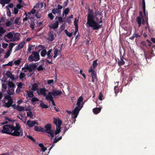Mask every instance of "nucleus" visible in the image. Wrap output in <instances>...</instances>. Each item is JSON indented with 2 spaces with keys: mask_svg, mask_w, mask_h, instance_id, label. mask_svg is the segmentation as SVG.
<instances>
[{
  "mask_svg": "<svg viewBox=\"0 0 155 155\" xmlns=\"http://www.w3.org/2000/svg\"><path fill=\"white\" fill-rule=\"evenodd\" d=\"M93 12L92 10L90 8L88 9L86 25L92 27L93 30H98L101 28L102 25H100L94 20V16L93 14Z\"/></svg>",
  "mask_w": 155,
  "mask_h": 155,
  "instance_id": "obj_1",
  "label": "nucleus"
},
{
  "mask_svg": "<svg viewBox=\"0 0 155 155\" xmlns=\"http://www.w3.org/2000/svg\"><path fill=\"white\" fill-rule=\"evenodd\" d=\"M16 127L13 126V127L12 131L14 130V132H11L10 134L11 135L15 136H19L21 135L22 136L23 134L22 130H21L22 131L21 132L20 129L21 127L18 123H16Z\"/></svg>",
  "mask_w": 155,
  "mask_h": 155,
  "instance_id": "obj_2",
  "label": "nucleus"
},
{
  "mask_svg": "<svg viewBox=\"0 0 155 155\" xmlns=\"http://www.w3.org/2000/svg\"><path fill=\"white\" fill-rule=\"evenodd\" d=\"M40 56L38 52L33 51L32 54L30 55L28 58V61L30 62L33 61H36L40 60Z\"/></svg>",
  "mask_w": 155,
  "mask_h": 155,
  "instance_id": "obj_3",
  "label": "nucleus"
},
{
  "mask_svg": "<svg viewBox=\"0 0 155 155\" xmlns=\"http://www.w3.org/2000/svg\"><path fill=\"white\" fill-rule=\"evenodd\" d=\"M37 68V65L35 64H30L28 65L25 64V67L22 68V70L25 69V70L24 71V72H27L26 70L28 71L29 72H31L33 70H35Z\"/></svg>",
  "mask_w": 155,
  "mask_h": 155,
  "instance_id": "obj_4",
  "label": "nucleus"
},
{
  "mask_svg": "<svg viewBox=\"0 0 155 155\" xmlns=\"http://www.w3.org/2000/svg\"><path fill=\"white\" fill-rule=\"evenodd\" d=\"M13 125H6L3 126V129L2 130V132L3 134H10L12 131Z\"/></svg>",
  "mask_w": 155,
  "mask_h": 155,
  "instance_id": "obj_5",
  "label": "nucleus"
},
{
  "mask_svg": "<svg viewBox=\"0 0 155 155\" xmlns=\"http://www.w3.org/2000/svg\"><path fill=\"white\" fill-rule=\"evenodd\" d=\"M83 106H81V107H76L73 110L72 113V117L75 120L76 118L77 117L79 111L81 109Z\"/></svg>",
  "mask_w": 155,
  "mask_h": 155,
  "instance_id": "obj_6",
  "label": "nucleus"
},
{
  "mask_svg": "<svg viewBox=\"0 0 155 155\" xmlns=\"http://www.w3.org/2000/svg\"><path fill=\"white\" fill-rule=\"evenodd\" d=\"M83 100V97L81 96L79 97L77 101V106L79 107H81V106H83V105L84 104Z\"/></svg>",
  "mask_w": 155,
  "mask_h": 155,
  "instance_id": "obj_7",
  "label": "nucleus"
},
{
  "mask_svg": "<svg viewBox=\"0 0 155 155\" xmlns=\"http://www.w3.org/2000/svg\"><path fill=\"white\" fill-rule=\"evenodd\" d=\"M43 61H46L49 64H52V55H47L46 59L42 60Z\"/></svg>",
  "mask_w": 155,
  "mask_h": 155,
  "instance_id": "obj_8",
  "label": "nucleus"
},
{
  "mask_svg": "<svg viewBox=\"0 0 155 155\" xmlns=\"http://www.w3.org/2000/svg\"><path fill=\"white\" fill-rule=\"evenodd\" d=\"M54 124H55L57 127H60L62 124V121L59 119H57L54 118L53 121Z\"/></svg>",
  "mask_w": 155,
  "mask_h": 155,
  "instance_id": "obj_9",
  "label": "nucleus"
},
{
  "mask_svg": "<svg viewBox=\"0 0 155 155\" xmlns=\"http://www.w3.org/2000/svg\"><path fill=\"white\" fill-rule=\"evenodd\" d=\"M51 92L52 94V95L54 97L60 95L62 94V92L61 90L56 91L55 89H53Z\"/></svg>",
  "mask_w": 155,
  "mask_h": 155,
  "instance_id": "obj_10",
  "label": "nucleus"
},
{
  "mask_svg": "<svg viewBox=\"0 0 155 155\" xmlns=\"http://www.w3.org/2000/svg\"><path fill=\"white\" fill-rule=\"evenodd\" d=\"M26 124L30 127H33L35 124L38 125V124L36 121H31L30 120L27 121Z\"/></svg>",
  "mask_w": 155,
  "mask_h": 155,
  "instance_id": "obj_11",
  "label": "nucleus"
},
{
  "mask_svg": "<svg viewBox=\"0 0 155 155\" xmlns=\"http://www.w3.org/2000/svg\"><path fill=\"white\" fill-rule=\"evenodd\" d=\"M47 90L44 87L43 88H41L39 89V92L38 91L37 93L39 95H40V93L41 94L43 95L44 96H46V92Z\"/></svg>",
  "mask_w": 155,
  "mask_h": 155,
  "instance_id": "obj_12",
  "label": "nucleus"
},
{
  "mask_svg": "<svg viewBox=\"0 0 155 155\" xmlns=\"http://www.w3.org/2000/svg\"><path fill=\"white\" fill-rule=\"evenodd\" d=\"M25 44V42L24 41L20 43L18 46L15 48V51H17L20 50L21 49L23 48Z\"/></svg>",
  "mask_w": 155,
  "mask_h": 155,
  "instance_id": "obj_13",
  "label": "nucleus"
},
{
  "mask_svg": "<svg viewBox=\"0 0 155 155\" xmlns=\"http://www.w3.org/2000/svg\"><path fill=\"white\" fill-rule=\"evenodd\" d=\"M34 130L37 132H41L44 133V128L41 127H39L37 126H34Z\"/></svg>",
  "mask_w": 155,
  "mask_h": 155,
  "instance_id": "obj_14",
  "label": "nucleus"
},
{
  "mask_svg": "<svg viewBox=\"0 0 155 155\" xmlns=\"http://www.w3.org/2000/svg\"><path fill=\"white\" fill-rule=\"evenodd\" d=\"M52 94L51 92H49L47 95L45 96L46 99L47 101H51L53 99Z\"/></svg>",
  "mask_w": 155,
  "mask_h": 155,
  "instance_id": "obj_15",
  "label": "nucleus"
},
{
  "mask_svg": "<svg viewBox=\"0 0 155 155\" xmlns=\"http://www.w3.org/2000/svg\"><path fill=\"white\" fill-rule=\"evenodd\" d=\"M13 103V99H10L7 102L5 103L4 106L7 108H9L12 105Z\"/></svg>",
  "mask_w": 155,
  "mask_h": 155,
  "instance_id": "obj_16",
  "label": "nucleus"
},
{
  "mask_svg": "<svg viewBox=\"0 0 155 155\" xmlns=\"http://www.w3.org/2000/svg\"><path fill=\"white\" fill-rule=\"evenodd\" d=\"M15 88H8L7 91V94L8 95H13L14 93V90Z\"/></svg>",
  "mask_w": 155,
  "mask_h": 155,
  "instance_id": "obj_17",
  "label": "nucleus"
},
{
  "mask_svg": "<svg viewBox=\"0 0 155 155\" xmlns=\"http://www.w3.org/2000/svg\"><path fill=\"white\" fill-rule=\"evenodd\" d=\"M123 57L121 55L120 56V60L118 61V64L119 66H121L124 64L125 62L123 60Z\"/></svg>",
  "mask_w": 155,
  "mask_h": 155,
  "instance_id": "obj_18",
  "label": "nucleus"
},
{
  "mask_svg": "<svg viewBox=\"0 0 155 155\" xmlns=\"http://www.w3.org/2000/svg\"><path fill=\"white\" fill-rule=\"evenodd\" d=\"M101 110V107L95 108L93 109V111L94 114H97L100 113Z\"/></svg>",
  "mask_w": 155,
  "mask_h": 155,
  "instance_id": "obj_19",
  "label": "nucleus"
},
{
  "mask_svg": "<svg viewBox=\"0 0 155 155\" xmlns=\"http://www.w3.org/2000/svg\"><path fill=\"white\" fill-rule=\"evenodd\" d=\"M52 12L54 15L57 13L58 15H60L61 11H59L57 8H54L52 10Z\"/></svg>",
  "mask_w": 155,
  "mask_h": 155,
  "instance_id": "obj_20",
  "label": "nucleus"
},
{
  "mask_svg": "<svg viewBox=\"0 0 155 155\" xmlns=\"http://www.w3.org/2000/svg\"><path fill=\"white\" fill-rule=\"evenodd\" d=\"M54 39V35L51 32H50L48 35V40L51 41Z\"/></svg>",
  "mask_w": 155,
  "mask_h": 155,
  "instance_id": "obj_21",
  "label": "nucleus"
},
{
  "mask_svg": "<svg viewBox=\"0 0 155 155\" xmlns=\"http://www.w3.org/2000/svg\"><path fill=\"white\" fill-rule=\"evenodd\" d=\"M59 25V22L58 21H56L51 27V28L53 29H56L58 28Z\"/></svg>",
  "mask_w": 155,
  "mask_h": 155,
  "instance_id": "obj_22",
  "label": "nucleus"
},
{
  "mask_svg": "<svg viewBox=\"0 0 155 155\" xmlns=\"http://www.w3.org/2000/svg\"><path fill=\"white\" fill-rule=\"evenodd\" d=\"M45 132H46L50 134L51 137V139H52L54 137V134L53 130L51 129L50 130L47 131Z\"/></svg>",
  "mask_w": 155,
  "mask_h": 155,
  "instance_id": "obj_23",
  "label": "nucleus"
},
{
  "mask_svg": "<svg viewBox=\"0 0 155 155\" xmlns=\"http://www.w3.org/2000/svg\"><path fill=\"white\" fill-rule=\"evenodd\" d=\"M8 85L9 87V88H15V84L12 81H8Z\"/></svg>",
  "mask_w": 155,
  "mask_h": 155,
  "instance_id": "obj_24",
  "label": "nucleus"
},
{
  "mask_svg": "<svg viewBox=\"0 0 155 155\" xmlns=\"http://www.w3.org/2000/svg\"><path fill=\"white\" fill-rule=\"evenodd\" d=\"M5 38L7 37L9 39H11L13 38V35L12 32H9L8 33L7 35H5Z\"/></svg>",
  "mask_w": 155,
  "mask_h": 155,
  "instance_id": "obj_25",
  "label": "nucleus"
},
{
  "mask_svg": "<svg viewBox=\"0 0 155 155\" xmlns=\"http://www.w3.org/2000/svg\"><path fill=\"white\" fill-rule=\"evenodd\" d=\"M15 36L14 37L16 41H18L19 40L20 37V34L19 33H17L14 35Z\"/></svg>",
  "mask_w": 155,
  "mask_h": 155,
  "instance_id": "obj_26",
  "label": "nucleus"
},
{
  "mask_svg": "<svg viewBox=\"0 0 155 155\" xmlns=\"http://www.w3.org/2000/svg\"><path fill=\"white\" fill-rule=\"evenodd\" d=\"M136 21L139 27H140L141 24V18L140 17H137L136 18Z\"/></svg>",
  "mask_w": 155,
  "mask_h": 155,
  "instance_id": "obj_27",
  "label": "nucleus"
},
{
  "mask_svg": "<svg viewBox=\"0 0 155 155\" xmlns=\"http://www.w3.org/2000/svg\"><path fill=\"white\" fill-rule=\"evenodd\" d=\"M45 128L46 129L45 130H44V133L45 132L51 129V125L50 124H47L45 126Z\"/></svg>",
  "mask_w": 155,
  "mask_h": 155,
  "instance_id": "obj_28",
  "label": "nucleus"
},
{
  "mask_svg": "<svg viewBox=\"0 0 155 155\" xmlns=\"http://www.w3.org/2000/svg\"><path fill=\"white\" fill-rule=\"evenodd\" d=\"M38 85L37 84H34L32 86V90L33 91H36L38 89Z\"/></svg>",
  "mask_w": 155,
  "mask_h": 155,
  "instance_id": "obj_29",
  "label": "nucleus"
},
{
  "mask_svg": "<svg viewBox=\"0 0 155 155\" xmlns=\"http://www.w3.org/2000/svg\"><path fill=\"white\" fill-rule=\"evenodd\" d=\"M47 53V51L46 49H43L41 52V56L42 57H44Z\"/></svg>",
  "mask_w": 155,
  "mask_h": 155,
  "instance_id": "obj_30",
  "label": "nucleus"
},
{
  "mask_svg": "<svg viewBox=\"0 0 155 155\" xmlns=\"http://www.w3.org/2000/svg\"><path fill=\"white\" fill-rule=\"evenodd\" d=\"M26 92H27L28 96L29 97H32L34 96V95L32 91H26Z\"/></svg>",
  "mask_w": 155,
  "mask_h": 155,
  "instance_id": "obj_31",
  "label": "nucleus"
},
{
  "mask_svg": "<svg viewBox=\"0 0 155 155\" xmlns=\"http://www.w3.org/2000/svg\"><path fill=\"white\" fill-rule=\"evenodd\" d=\"M16 43H15V44L14 43H10L8 47L9 50H8L12 52V48L15 45H16Z\"/></svg>",
  "mask_w": 155,
  "mask_h": 155,
  "instance_id": "obj_32",
  "label": "nucleus"
},
{
  "mask_svg": "<svg viewBox=\"0 0 155 155\" xmlns=\"http://www.w3.org/2000/svg\"><path fill=\"white\" fill-rule=\"evenodd\" d=\"M35 47V45H29L28 47V48L27 50V53L28 54L29 53H31V51L32 49V48L33 47Z\"/></svg>",
  "mask_w": 155,
  "mask_h": 155,
  "instance_id": "obj_33",
  "label": "nucleus"
},
{
  "mask_svg": "<svg viewBox=\"0 0 155 155\" xmlns=\"http://www.w3.org/2000/svg\"><path fill=\"white\" fill-rule=\"evenodd\" d=\"M142 0V8L144 14L145 15V0Z\"/></svg>",
  "mask_w": 155,
  "mask_h": 155,
  "instance_id": "obj_34",
  "label": "nucleus"
},
{
  "mask_svg": "<svg viewBox=\"0 0 155 155\" xmlns=\"http://www.w3.org/2000/svg\"><path fill=\"white\" fill-rule=\"evenodd\" d=\"M40 107L43 108H48V106L44 104L41 101V103L40 104Z\"/></svg>",
  "mask_w": 155,
  "mask_h": 155,
  "instance_id": "obj_35",
  "label": "nucleus"
},
{
  "mask_svg": "<svg viewBox=\"0 0 155 155\" xmlns=\"http://www.w3.org/2000/svg\"><path fill=\"white\" fill-rule=\"evenodd\" d=\"M17 110L19 111H21L24 110V107H23L18 105L16 107Z\"/></svg>",
  "mask_w": 155,
  "mask_h": 155,
  "instance_id": "obj_36",
  "label": "nucleus"
},
{
  "mask_svg": "<svg viewBox=\"0 0 155 155\" xmlns=\"http://www.w3.org/2000/svg\"><path fill=\"white\" fill-rule=\"evenodd\" d=\"M11 51H10L8 50V51L6 53L5 55L4 58H7L9 56L10 54H11Z\"/></svg>",
  "mask_w": 155,
  "mask_h": 155,
  "instance_id": "obj_37",
  "label": "nucleus"
},
{
  "mask_svg": "<svg viewBox=\"0 0 155 155\" xmlns=\"http://www.w3.org/2000/svg\"><path fill=\"white\" fill-rule=\"evenodd\" d=\"M61 131V127H57L56 130L55 131V135H57L59 134Z\"/></svg>",
  "mask_w": 155,
  "mask_h": 155,
  "instance_id": "obj_38",
  "label": "nucleus"
},
{
  "mask_svg": "<svg viewBox=\"0 0 155 155\" xmlns=\"http://www.w3.org/2000/svg\"><path fill=\"white\" fill-rule=\"evenodd\" d=\"M27 115L28 117H30L31 118H33V115L31 111L27 112Z\"/></svg>",
  "mask_w": 155,
  "mask_h": 155,
  "instance_id": "obj_39",
  "label": "nucleus"
},
{
  "mask_svg": "<svg viewBox=\"0 0 155 155\" xmlns=\"http://www.w3.org/2000/svg\"><path fill=\"white\" fill-rule=\"evenodd\" d=\"M64 32L66 35L69 37H71L72 35V33L68 32L67 29L64 30Z\"/></svg>",
  "mask_w": 155,
  "mask_h": 155,
  "instance_id": "obj_40",
  "label": "nucleus"
},
{
  "mask_svg": "<svg viewBox=\"0 0 155 155\" xmlns=\"http://www.w3.org/2000/svg\"><path fill=\"white\" fill-rule=\"evenodd\" d=\"M39 100L37 97H33V98L31 100V102L32 103L34 104V103L36 101H38Z\"/></svg>",
  "mask_w": 155,
  "mask_h": 155,
  "instance_id": "obj_41",
  "label": "nucleus"
},
{
  "mask_svg": "<svg viewBox=\"0 0 155 155\" xmlns=\"http://www.w3.org/2000/svg\"><path fill=\"white\" fill-rule=\"evenodd\" d=\"M70 11V9L68 8H65L63 11V14H64L66 15L68 14Z\"/></svg>",
  "mask_w": 155,
  "mask_h": 155,
  "instance_id": "obj_42",
  "label": "nucleus"
},
{
  "mask_svg": "<svg viewBox=\"0 0 155 155\" xmlns=\"http://www.w3.org/2000/svg\"><path fill=\"white\" fill-rule=\"evenodd\" d=\"M48 16V17L50 18L51 20H52L54 17L52 13H49Z\"/></svg>",
  "mask_w": 155,
  "mask_h": 155,
  "instance_id": "obj_43",
  "label": "nucleus"
},
{
  "mask_svg": "<svg viewBox=\"0 0 155 155\" xmlns=\"http://www.w3.org/2000/svg\"><path fill=\"white\" fill-rule=\"evenodd\" d=\"M27 137H28L29 139L32 140L33 142L35 143L36 142L35 140L30 135H27Z\"/></svg>",
  "mask_w": 155,
  "mask_h": 155,
  "instance_id": "obj_44",
  "label": "nucleus"
},
{
  "mask_svg": "<svg viewBox=\"0 0 155 155\" xmlns=\"http://www.w3.org/2000/svg\"><path fill=\"white\" fill-rule=\"evenodd\" d=\"M78 19L77 18H75L74 21V25L75 27L78 26Z\"/></svg>",
  "mask_w": 155,
  "mask_h": 155,
  "instance_id": "obj_45",
  "label": "nucleus"
},
{
  "mask_svg": "<svg viewBox=\"0 0 155 155\" xmlns=\"http://www.w3.org/2000/svg\"><path fill=\"white\" fill-rule=\"evenodd\" d=\"M57 18L58 19V21L60 22V23H62L63 22V18L61 17H58L56 16L55 18V19H56Z\"/></svg>",
  "mask_w": 155,
  "mask_h": 155,
  "instance_id": "obj_46",
  "label": "nucleus"
},
{
  "mask_svg": "<svg viewBox=\"0 0 155 155\" xmlns=\"http://www.w3.org/2000/svg\"><path fill=\"white\" fill-rule=\"evenodd\" d=\"M25 76V74L24 73L21 72L20 74L19 75V78L20 79H23Z\"/></svg>",
  "mask_w": 155,
  "mask_h": 155,
  "instance_id": "obj_47",
  "label": "nucleus"
},
{
  "mask_svg": "<svg viewBox=\"0 0 155 155\" xmlns=\"http://www.w3.org/2000/svg\"><path fill=\"white\" fill-rule=\"evenodd\" d=\"M98 64L97 63V60H95L93 61L92 65L94 68L97 66Z\"/></svg>",
  "mask_w": 155,
  "mask_h": 155,
  "instance_id": "obj_48",
  "label": "nucleus"
},
{
  "mask_svg": "<svg viewBox=\"0 0 155 155\" xmlns=\"http://www.w3.org/2000/svg\"><path fill=\"white\" fill-rule=\"evenodd\" d=\"M13 65V61H11L9 62V63H8L7 64H5V65H2V67L4 68V66H12Z\"/></svg>",
  "mask_w": 155,
  "mask_h": 155,
  "instance_id": "obj_49",
  "label": "nucleus"
},
{
  "mask_svg": "<svg viewBox=\"0 0 155 155\" xmlns=\"http://www.w3.org/2000/svg\"><path fill=\"white\" fill-rule=\"evenodd\" d=\"M45 68L41 65H39L37 68V70L39 71L43 70Z\"/></svg>",
  "mask_w": 155,
  "mask_h": 155,
  "instance_id": "obj_50",
  "label": "nucleus"
},
{
  "mask_svg": "<svg viewBox=\"0 0 155 155\" xmlns=\"http://www.w3.org/2000/svg\"><path fill=\"white\" fill-rule=\"evenodd\" d=\"M6 31V30H4L3 28L0 26V33L3 34Z\"/></svg>",
  "mask_w": 155,
  "mask_h": 155,
  "instance_id": "obj_51",
  "label": "nucleus"
},
{
  "mask_svg": "<svg viewBox=\"0 0 155 155\" xmlns=\"http://www.w3.org/2000/svg\"><path fill=\"white\" fill-rule=\"evenodd\" d=\"M7 15L8 17H10L11 15V12L8 8L7 9Z\"/></svg>",
  "mask_w": 155,
  "mask_h": 155,
  "instance_id": "obj_52",
  "label": "nucleus"
},
{
  "mask_svg": "<svg viewBox=\"0 0 155 155\" xmlns=\"http://www.w3.org/2000/svg\"><path fill=\"white\" fill-rule=\"evenodd\" d=\"M103 97V96L102 95L101 92L99 93V94L98 97V98L99 100L101 101L102 100V97Z\"/></svg>",
  "mask_w": 155,
  "mask_h": 155,
  "instance_id": "obj_53",
  "label": "nucleus"
},
{
  "mask_svg": "<svg viewBox=\"0 0 155 155\" xmlns=\"http://www.w3.org/2000/svg\"><path fill=\"white\" fill-rule=\"evenodd\" d=\"M12 74L11 73L10 71H8L6 72V75L8 77H10V76Z\"/></svg>",
  "mask_w": 155,
  "mask_h": 155,
  "instance_id": "obj_54",
  "label": "nucleus"
},
{
  "mask_svg": "<svg viewBox=\"0 0 155 155\" xmlns=\"http://www.w3.org/2000/svg\"><path fill=\"white\" fill-rule=\"evenodd\" d=\"M11 0H0V1H2L5 4H8L11 1Z\"/></svg>",
  "mask_w": 155,
  "mask_h": 155,
  "instance_id": "obj_55",
  "label": "nucleus"
},
{
  "mask_svg": "<svg viewBox=\"0 0 155 155\" xmlns=\"http://www.w3.org/2000/svg\"><path fill=\"white\" fill-rule=\"evenodd\" d=\"M23 7V6L22 5L20 4H18L17 5L16 8H17L18 9H20L21 8Z\"/></svg>",
  "mask_w": 155,
  "mask_h": 155,
  "instance_id": "obj_56",
  "label": "nucleus"
},
{
  "mask_svg": "<svg viewBox=\"0 0 155 155\" xmlns=\"http://www.w3.org/2000/svg\"><path fill=\"white\" fill-rule=\"evenodd\" d=\"M20 62L21 60L18 59L15 61L14 62V64H15L16 65H19L20 64Z\"/></svg>",
  "mask_w": 155,
  "mask_h": 155,
  "instance_id": "obj_57",
  "label": "nucleus"
},
{
  "mask_svg": "<svg viewBox=\"0 0 155 155\" xmlns=\"http://www.w3.org/2000/svg\"><path fill=\"white\" fill-rule=\"evenodd\" d=\"M36 6H34V8L33 9H32L31 11V13L32 14H34L35 13L36 10L35 9H34V8H36Z\"/></svg>",
  "mask_w": 155,
  "mask_h": 155,
  "instance_id": "obj_58",
  "label": "nucleus"
},
{
  "mask_svg": "<svg viewBox=\"0 0 155 155\" xmlns=\"http://www.w3.org/2000/svg\"><path fill=\"white\" fill-rule=\"evenodd\" d=\"M23 85V84L21 82H19L18 84V88L20 89L22 88V86Z\"/></svg>",
  "mask_w": 155,
  "mask_h": 155,
  "instance_id": "obj_59",
  "label": "nucleus"
},
{
  "mask_svg": "<svg viewBox=\"0 0 155 155\" xmlns=\"http://www.w3.org/2000/svg\"><path fill=\"white\" fill-rule=\"evenodd\" d=\"M12 24V23L11 21H8L6 22V26L7 27L10 26Z\"/></svg>",
  "mask_w": 155,
  "mask_h": 155,
  "instance_id": "obj_60",
  "label": "nucleus"
},
{
  "mask_svg": "<svg viewBox=\"0 0 155 155\" xmlns=\"http://www.w3.org/2000/svg\"><path fill=\"white\" fill-rule=\"evenodd\" d=\"M19 20H20L19 18L17 17V18H16L15 19V20L14 21V24H17L18 23Z\"/></svg>",
  "mask_w": 155,
  "mask_h": 155,
  "instance_id": "obj_61",
  "label": "nucleus"
},
{
  "mask_svg": "<svg viewBox=\"0 0 155 155\" xmlns=\"http://www.w3.org/2000/svg\"><path fill=\"white\" fill-rule=\"evenodd\" d=\"M18 9L16 7L14 8V13L15 14H18Z\"/></svg>",
  "mask_w": 155,
  "mask_h": 155,
  "instance_id": "obj_62",
  "label": "nucleus"
},
{
  "mask_svg": "<svg viewBox=\"0 0 155 155\" xmlns=\"http://www.w3.org/2000/svg\"><path fill=\"white\" fill-rule=\"evenodd\" d=\"M8 44L7 43H3L2 44V47L5 49L6 48L7 46H8Z\"/></svg>",
  "mask_w": 155,
  "mask_h": 155,
  "instance_id": "obj_63",
  "label": "nucleus"
},
{
  "mask_svg": "<svg viewBox=\"0 0 155 155\" xmlns=\"http://www.w3.org/2000/svg\"><path fill=\"white\" fill-rule=\"evenodd\" d=\"M52 49L49 50L48 52H47V53L46 54L47 56V55H52V53H51Z\"/></svg>",
  "mask_w": 155,
  "mask_h": 155,
  "instance_id": "obj_64",
  "label": "nucleus"
}]
</instances>
